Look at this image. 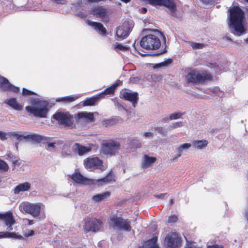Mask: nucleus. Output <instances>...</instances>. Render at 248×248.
Segmentation results:
<instances>
[{"label": "nucleus", "mask_w": 248, "mask_h": 248, "mask_svg": "<svg viewBox=\"0 0 248 248\" xmlns=\"http://www.w3.org/2000/svg\"><path fill=\"white\" fill-rule=\"evenodd\" d=\"M46 217L45 216V215L44 214H42L41 216V217H40V218H41V219H44Z\"/></svg>", "instance_id": "obj_61"}, {"label": "nucleus", "mask_w": 248, "mask_h": 248, "mask_svg": "<svg viewBox=\"0 0 248 248\" xmlns=\"http://www.w3.org/2000/svg\"><path fill=\"white\" fill-rule=\"evenodd\" d=\"M120 81H117L114 84L107 88L104 92L100 93L99 95H101V97H102L104 94H110L114 93L115 90L119 85Z\"/></svg>", "instance_id": "obj_29"}, {"label": "nucleus", "mask_w": 248, "mask_h": 248, "mask_svg": "<svg viewBox=\"0 0 248 248\" xmlns=\"http://www.w3.org/2000/svg\"><path fill=\"white\" fill-rule=\"evenodd\" d=\"M0 219L2 220L5 225L7 226L8 230H13L12 226L15 223V220L11 211H8L4 214L0 213Z\"/></svg>", "instance_id": "obj_14"}, {"label": "nucleus", "mask_w": 248, "mask_h": 248, "mask_svg": "<svg viewBox=\"0 0 248 248\" xmlns=\"http://www.w3.org/2000/svg\"><path fill=\"white\" fill-rule=\"evenodd\" d=\"M13 164L15 165V166H19L20 165V161L19 160H16L13 161Z\"/></svg>", "instance_id": "obj_53"}, {"label": "nucleus", "mask_w": 248, "mask_h": 248, "mask_svg": "<svg viewBox=\"0 0 248 248\" xmlns=\"http://www.w3.org/2000/svg\"><path fill=\"white\" fill-rule=\"evenodd\" d=\"M182 156L181 154H180L179 153H177V154L175 155H174L172 158L170 159V160H171L173 162L176 161L179 157H180Z\"/></svg>", "instance_id": "obj_47"}, {"label": "nucleus", "mask_w": 248, "mask_h": 248, "mask_svg": "<svg viewBox=\"0 0 248 248\" xmlns=\"http://www.w3.org/2000/svg\"><path fill=\"white\" fill-rule=\"evenodd\" d=\"M92 14L97 17L104 18L107 15V11L103 7H97L93 10Z\"/></svg>", "instance_id": "obj_27"}, {"label": "nucleus", "mask_w": 248, "mask_h": 248, "mask_svg": "<svg viewBox=\"0 0 248 248\" xmlns=\"http://www.w3.org/2000/svg\"><path fill=\"white\" fill-rule=\"evenodd\" d=\"M203 5H207L210 3L212 0H199Z\"/></svg>", "instance_id": "obj_49"}, {"label": "nucleus", "mask_w": 248, "mask_h": 248, "mask_svg": "<svg viewBox=\"0 0 248 248\" xmlns=\"http://www.w3.org/2000/svg\"><path fill=\"white\" fill-rule=\"evenodd\" d=\"M134 24L132 21H124L119 26L116 31V35L118 38L124 39L126 37L131 31Z\"/></svg>", "instance_id": "obj_12"}, {"label": "nucleus", "mask_w": 248, "mask_h": 248, "mask_svg": "<svg viewBox=\"0 0 248 248\" xmlns=\"http://www.w3.org/2000/svg\"><path fill=\"white\" fill-rule=\"evenodd\" d=\"M48 147L50 148H55V143L54 142H51V143H48L47 144Z\"/></svg>", "instance_id": "obj_54"}, {"label": "nucleus", "mask_w": 248, "mask_h": 248, "mask_svg": "<svg viewBox=\"0 0 248 248\" xmlns=\"http://www.w3.org/2000/svg\"><path fill=\"white\" fill-rule=\"evenodd\" d=\"M72 179L77 183L89 185L92 184H97L102 186L112 181H114V176L112 173L109 172L106 177L98 180H91L83 176L79 173H75L71 176Z\"/></svg>", "instance_id": "obj_4"}, {"label": "nucleus", "mask_w": 248, "mask_h": 248, "mask_svg": "<svg viewBox=\"0 0 248 248\" xmlns=\"http://www.w3.org/2000/svg\"><path fill=\"white\" fill-rule=\"evenodd\" d=\"M84 229L85 231L96 232L102 227V223L95 218H87L84 220Z\"/></svg>", "instance_id": "obj_11"}, {"label": "nucleus", "mask_w": 248, "mask_h": 248, "mask_svg": "<svg viewBox=\"0 0 248 248\" xmlns=\"http://www.w3.org/2000/svg\"><path fill=\"white\" fill-rule=\"evenodd\" d=\"M120 143L114 140L105 141L101 144L100 151L102 153L110 156L114 155L120 149Z\"/></svg>", "instance_id": "obj_8"}, {"label": "nucleus", "mask_w": 248, "mask_h": 248, "mask_svg": "<svg viewBox=\"0 0 248 248\" xmlns=\"http://www.w3.org/2000/svg\"><path fill=\"white\" fill-rule=\"evenodd\" d=\"M79 95L67 96L62 97H59L56 99V102H62L63 103H70L74 101L79 97Z\"/></svg>", "instance_id": "obj_28"}, {"label": "nucleus", "mask_w": 248, "mask_h": 248, "mask_svg": "<svg viewBox=\"0 0 248 248\" xmlns=\"http://www.w3.org/2000/svg\"><path fill=\"white\" fill-rule=\"evenodd\" d=\"M121 0L124 3H126L129 2L130 1V0Z\"/></svg>", "instance_id": "obj_62"}, {"label": "nucleus", "mask_w": 248, "mask_h": 248, "mask_svg": "<svg viewBox=\"0 0 248 248\" xmlns=\"http://www.w3.org/2000/svg\"><path fill=\"white\" fill-rule=\"evenodd\" d=\"M53 118L57 121L59 124L70 128L73 127V118L68 112H58L53 115Z\"/></svg>", "instance_id": "obj_9"}, {"label": "nucleus", "mask_w": 248, "mask_h": 248, "mask_svg": "<svg viewBox=\"0 0 248 248\" xmlns=\"http://www.w3.org/2000/svg\"><path fill=\"white\" fill-rule=\"evenodd\" d=\"M189 45L194 49H201L204 46V45L203 44L199 43L190 42Z\"/></svg>", "instance_id": "obj_38"}, {"label": "nucleus", "mask_w": 248, "mask_h": 248, "mask_svg": "<svg viewBox=\"0 0 248 248\" xmlns=\"http://www.w3.org/2000/svg\"><path fill=\"white\" fill-rule=\"evenodd\" d=\"M174 202V200L173 199H171L170 201V204H172Z\"/></svg>", "instance_id": "obj_63"}, {"label": "nucleus", "mask_w": 248, "mask_h": 248, "mask_svg": "<svg viewBox=\"0 0 248 248\" xmlns=\"http://www.w3.org/2000/svg\"><path fill=\"white\" fill-rule=\"evenodd\" d=\"M246 42L248 44V38L246 40Z\"/></svg>", "instance_id": "obj_64"}, {"label": "nucleus", "mask_w": 248, "mask_h": 248, "mask_svg": "<svg viewBox=\"0 0 248 248\" xmlns=\"http://www.w3.org/2000/svg\"><path fill=\"white\" fill-rule=\"evenodd\" d=\"M88 23L89 25L93 27L94 30L97 31L103 35L106 34L107 32L106 29L103 27L102 24L90 21H88Z\"/></svg>", "instance_id": "obj_23"}, {"label": "nucleus", "mask_w": 248, "mask_h": 248, "mask_svg": "<svg viewBox=\"0 0 248 248\" xmlns=\"http://www.w3.org/2000/svg\"><path fill=\"white\" fill-rule=\"evenodd\" d=\"M167 64V62H163L160 63L156 65V66L157 67H160L161 66H166Z\"/></svg>", "instance_id": "obj_55"}, {"label": "nucleus", "mask_w": 248, "mask_h": 248, "mask_svg": "<svg viewBox=\"0 0 248 248\" xmlns=\"http://www.w3.org/2000/svg\"><path fill=\"white\" fill-rule=\"evenodd\" d=\"M110 193L108 191L102 193L98 194L92 197V200L95 202H99L105 201L108 199L110 197Z\"/></svg>", "instance_id": "obj_20"}, {"label": "nucleus", "mask_w": 248, "mask_h": 248, "mask_svg": "<svg viewBox=\"0 0 248 248\" xmlns=\"http://www.w3.org/2000/svg\"><path fill=\"white\" fill-rule=\"evenodd\" d=\"M180 243V239L176 232H170L166 237L164 244L166 248H175Z\"/></svg>", "instance_id": "obj_13"}, {"label": "nucleus", "mask_w": 248, "mask_h": 248, "mask_svg": "<svg viewBox=\"0 0 248 248\" xmlns=\"http://www.w3.org/2000/svg\"><path fill=\"white\" fill-rule=\"evenodd\" d=\"M78 16L82 18L85 17L87 16V14L85 13H82L78 14Z\"/></svg>", "instance_id": "obj_56"}, {"label": "nucleus", "mask_w": 248, "mask_h": 248, "mask_svg": "<svg viewBox=\"0 0 248 248\" xmlns=\"http://www.w3.org/2000/svg\"><path fill=\"white\" fill-rule=\"evenodd\" d=\"M27 220L28 221V224L29 225H32L33 224V221L32 220H30V219H27Z\"/></svg>", "instance_id": "obj_59"}, {"label": "nucleus", "mask_w": 248, "mask_h": 248, "mask_svg": "<svg viewBox=\"0 0 248 248\" xmlns=\"http://www.w3.org/2000/svg\"><path fill=\"white\" fill-rule=\"evenodd\" d=\"M8 169L9 167L5 161L0 159V170L6 171Z\"/></svg>", "instance_id": "obj_40"}, {"label": "nucleus", "mask_w": 248, "mask_h": 248, "mask_svg": "<svg viewBox=\"0 0 248 248\" xmlns=\"http://www.w3.org/2000/svg\"><path fill=\"white\" fill-rule=\"evenodd\" d=\"M48 103L39 98L31 99V105L26 107V110L30 115L36 117L46 118L48 112Z\"/></svg>", "instance_id": "obj_2"}, {"label": "nucleus", "mask_w": 248, "mask_h": 248, "mask_svg": "<svg viewBox=\"0 0 248 248\" xmlns=\"http://www.w3.org/2000/svg\"><path fill=\"white\" fill-rule=\"evenodd\" d=\"M185 114V112H177L170 115L169 118L170 120H176L182 118Z\"/></svg>", "instance_id": "obj_35"}, {"label": "nucleus", "mask_w": 248, "mask_h": 248, "mask_svg": "<svg viewBox=\"0 0 248 248\" xmlns=\"http://www.w3.org/2000/svg\"><path fill=\"white\" fill-rule=\"evenodd\" d=\"M150 31L152 33L149 34L142 37L140 41V46L146 49H155L158 48L160 45V37L164 38L163 34L158 31L144 29L143 31Z\"/></svg>", "instance_id": "obj_3"}, {"label": "nucleus", "mask_w": 248, "mask_h": 248, "mask_svg": "<svg viewBox=\"0 0 248 248\" xmlns=\"http://www.w3.org/2000/svg\"><path fill=\"white\" fill-rule=\"evenodd\" d=\"M191 147V144L190 143H186L179 145L176 147V152L182 155L184 151L189 149Z\"/></svg>", "instance_id": "obj_31"}, {"label": "nucleus", "mask_w": 248, "mask_h": 248, "mask_svg": "<svg viewBox=\"0 0 248 248\" xmlns=\"http://www.w3.org/2000/svg\"><path fill=\"white\" fill-rule=\"evenodd\" d=\"M84 165L87 169L90 170H99L103 171L105 170L103 165V161L97 157L86 158L84 160Z\"/></svg>", "instance_id": "obj_10"}, {"label": "nucleus", "mask_w": 248, "mask_h": 248, "mask_svg": "<svg viewBox=\"0 0 248 248\" xmlns=\"http://www.w3.org/2000/svg\"><path fill=\"white\" fill-rule=\"evenodd\" d=\"M30 188V184L28 182H25L16 186L14 189V192L15 194H17L20 192L28 191Z\"/></svg>", "instance_id": "obj_24"}, {"label": "nucleus", "mask_w": 248, "mask_h": 248, "mask_svg": "<svg viewBox=\"0 0 248 248\" xmlns=\"http://www.w3.org/2000/svg\"><path fill=\"white\" fill-rule=\"evenodd\" d=\"M183 125L184 124L183 122H177L172 123L170 125L169 128L170 129L177 128L183 126Z\"/></svg>", "instance_id": "obj_39"}, {"label": "nucleus", "mask_w": 248, "mask_h": 248, "mask_svg": "<svg viewBox=\"0 0 248 248\" xmlns=\"http://www.w3.org/2000/svg\"><path fill=\"white\" fill-rule=\"evenodd\" d=\"M223 39L225 40V41H232V40L228 36H226V37H224L223 38Z\"/></svg>", "instance_id": "obj_58"}, {"label": "nucleus", "mask_w": 248, "mask_h": 248, "mask_svg": "<svg viewBox=\"0 0 248 248\" xmlns=\"http://www.w3.org/2000/svg\"><path fill=\"white\" fill-rule=\"evenodd\" d=\"M101 98V95H97L90 98H87L83 102V104L84 106H93Z\"/></svg>", "instance_id": "obj_30"}, {"label": "nucleus", "mask_w": 248, "mask_h": 248, "mask_svg": "<svg viewBox=\"0 0 248 248\" xmlns=\"http://www.w3.org/2000/svg\"><path fill=\"white\" fill-rule=\"evenodd\" d=\"M178 219L176 216H171L169 217L168 222L169 223H174L177 221Z\"/></svg>", "instance_id": "obj_45"}, {"label": "nucleus", "mask_w": 248, "mask_h": 248, "mask_svg": "<svg viewBox=\"0 0 248 248\" xmlns=\"http://www.w3.org/2000/svg\"><path fill=\"white\" fill-rule=\"evenodd\" d=\"M114 49L116 50V51H118V50H122V51H126V50H127L129 48V47L126 46H124L122 44H120L119 43H116L114 45Z\"/></svg>", "instance_id": "obj_37"}, {"label": "nucleus", "mask_w": 248, "mask_h": 248, "mask_svg": "<svg viewBox=\"0 0 248 248\" xmlns=\"http://www.w3.org/2000/svg\"><path fill=\"white\" fill-rule=\"evenodd\" d=\"M8 135V134L5 133L3 131H0V139L2 140H7V138L6 136Z\"/></svg>", "instance_id": "obj_46"}, {"label": "nucleus", "mask_w": 248, "mask_h": 248, "mask_svg": "<svg viewBox=\"0 0 248 248\" xmlns=\"http://www.w3.org/2000/svg\"><path fill=\"white\" fill-rule=\"evenodd\" d=\"M71 149L70 144H64L62 148V155L63 156L65 157L70 155L71 154Z\"/></svg>", "instance_id": "obj_33"}, {"label": "nucleus", "mask_w": 248, "mask_h": 248, "mask_svg": "<svg viewBox=\"0 0 248 248\" xmlns=\"http://www.w3.org/2000/svg\"><path fill=\"white\" fill-rule=\"evenodd\" d=\"M8 135L10 137H13L17 140H20L22 137L24 138L23 135L21 134L20 132H11L8 133Z\"/></svg>", "instance_id": "obj_36"}, {"label": "nucleus", "mask_w": 248, "mask_h": 248, "mask_svg": "<svg viewBox=\"0 0 248 248\" xmlns=\"http://www.w3.org/2000/svg\"><path fill=\"white\" fill-rule=\"evenodd\" d=\"M5 103L16 110L20 111L22 109V105L18 103L15 98H11L9 99H7L5 101Z\"/></svg>", "instance_id": "obj_21"}, {"label": "nucleus", "mask_w": 248, "mask_h": 248, "mask_svg": "<svg viewBox=\"0 0 248 248\" xmlns=\"http://www.w3.org/2000/svg\"><path fill=\"white\" fill-rule=\"evenodd\" d=\"M155 129L163 136H166L167 134V130L162 127H156Z\"/></svg>", "instance_id": "obj_41"}, {"label": "nucleus", "mask_w": 248, "mask_h": 248, "mask_svg": "<svg viewBox=\"0 0 248 248\" xmlns=\"http://www.w3.org/2000/svg\"><path fill=\"white\" fill-rule=\"evenodd\" d=\"M156 161V157L144 155L142 157L141 167L143 169H149L154 165Z\"/></svg>", "instance_id": "obj_17"}, {"label": "nucleus", "mask_w": 248, "mask_h": 248, "mask_svg": "<svg viewBox=\"0 0 248 248\" xmlns=\"http://www.w3.org/2000/svg\"><path fill=\"white\" fill-rule=\"evenodd\" d=\"M72 150L80 156L83 155L92 150L90 146H85L78 143H75L72 147Z\"/></svg>", "instance_id": "obj_19"}, {"label": "nucleus", "mask_w": 248, "mask_h": 248, "mask_svg": "<svg viewBox=\"0 0 248 248\" xmlns=\"http://www.w3.org/2000/svg\"><path fill=\"white\" fill-rule=\"evenodd\" d=\"M0 88L4 91H11L14 93H18L19 88L11 84L8 79L0 76Z\"/></svg>", "instance_id": "obj_15"}, {"label": "nucleus", "mask_w": 248, "mask_h": 248, "mask_svg": "<svg viewBox=\"0 0 248 248\" xmlns=\"http://www.w3.org/2000/svg\"><path fill=\"white\" fill-rule=\"evenodd\" d=\"M153 136V133L151 132H147L144 133V136L145 138H151Z\"/></svg>", "instance_id": "obj_48"}, {"label": "nucleus", "mask_w": 248, "mask_h": 248, "mask_svg": "<svg viewBox=\"0 0 248 248\" xmlns=\"http://www.w3.org/2000/svg\"><path fill=\"white\" fill-rule=\"evenodd\" d=\"M229 25L236 35L240 36L246 31L244 13L238 6H234L230 10Z\"/></svg>", "instance_id": "obj_1"}, {"label": "nucleus", "mask_w": 248, "mask_h": 248, "mask_svg": "<svg viewBox=\"0 0 248 248\" xmlns=\"http://www.w3.org/2000/svg\"><path fill=\"white\" fill-rule=\"evenodd\" d=\"M131 220L113 216L109 221V225L114 229L129 232L132 230Z\"/></svg>", "instance_id": "obj_6"}, {"label": "nucleus", "mask_w": 248, "mask_h": 248, "mask_svg": "<svg viewBox=\"0 0 248 248\" xmlns=\"http://www.w3.org/2000/svg\"><path fill=\"white\" fill-rule=\"evenodd\" d=\"M207 248H223V247L220 245H214L212 246H209Z\"/></svg>", "instance_id": "obj_51"}, {"label": "nucleus", "mask_w": 248, "mask_h": 248, "mask_svg": "<svg viewBox=\"0 0 248 248\" xmlns=\"http://www.w3.org/2000/svg\"><path fill=\"white\" fill-rule=\"evenodd\" d=\"M122 95L125 100L131 102L134 108L136 107L139 99L138 93L137 92H125L122 94Z\"/></svg>", "instance_id": "obj_18"}, {"label": "nucleus", "mask_w": 248, "mask_h": 248, "mask_svg": "<svg viewBox=\"0 0 248 248\" xmlns=\"http://www.w3.org/2000/svg\"><path fill=\"white\" fill-rule=\"evenodd\" d=\"M43 207L44 205L41 203L22 202L20 204L19 209L21 212L29 214L34 217H36L40 215Z\"/></svg>", "instance_id": "obj_5"}, {"label": "nucleus", "mask_w": 248, "mask_h": 248, "mask_svg": "<svg viewBox=\"0 0 248 248\" xmlns=\"http://www.w3.org/2000/svg\"><path fill=\"white\" fill-rule=\"evenodd\" d=\"M211 78L210 74L207 73H201L195 70L188 71L186 76V82L193 83L203 82Z\"/></svg>", "instance_id": "obj_7"}, {"label": "nucleus", "mask_w": 248, "mask_h": 248, "mask_svg": "<svg viewBox=\"0 0 248 248\" xmlns=\"http://www.w3.org/2000/svg\"><path fill=\"white\" fill-rule=\"evenodd\" d=\"M147 10L146 8H141V12L142 13H146Z\"/></svg>", "instance_id": "obj_60"}, {"label": "nucleus", "mask_w": 248, "mask_h": 248, "mask_svg": "<svg viewBox=\"0 0 248 248\" xmlns=\"http://www.w3.org/2000/svg\"><path fill=\"white\" fill-rule=\"evenodd\" d=\"M185 248H202L200 247H198L197 246L195 245V243L193 242H187L185 246Z\"/></svg>", "instance_id": "obj_42"}, {"label": "nucleus", "mask_w": 248, "mask_h": 248, "mask_svg": "<svg viewBox=\"0 0 248 248\" xmlns=\"http://www.w3.org/2000/svg\"><path fill=\"white\" fill-rule=\"evenodd\" d=\"M169 120H170L169 116H166L161 118V122L162 123H165L167 122Z\"/></svg>", "instance_id": "obj_52"}, {"label": "nucleus", "mask_w": 248, "mask_h": 248, "mask_svg": "<svg viewBox=\"0 0 248 248\" xmlns=\"http://www.w3.org/2000/svg\"><path fill=\"white\" fill-rule=\"evenodd\" d=\"M76 119L80 124L89 123L93 120V115L91 112H81L77 114Z\"/></svg>", "instance_id": "obj_16"}, {"label": "nucleus", "mask_w": 248, "mask_h": 248, "mask_svg": "<svg viewBox=\"0 0 248 248\" xmlns=\"http://www.w3.org/2000/svg\"><path fill=\"white\" fill-rule=\"evenodd\" d=\"M166 195V193H161L159 194L155 195L154 196L159 199H163Z\"/></svg>", "instance_id": "obj_50"}, {"label": "nucleus", "mask_w": 248, "mask_h": 248, "mask_svg": "<svg viewBox=\"0 0 248 248\" xmlns=\"http://www.w3.org/2000/svg\"><path fill=\"white\" fill-rule=\"evenodd\" d=\"M16 238L17 239H23V237L17 234L15 232H0V239L1 238Z\"/></svg>", "instance_id": "obj_22"}, {"label": "nucleus", "mask_w": 248, "mask_h": 248, "mask_svg": "<svg viewBox=\"0 0 248 248\" xmlns=\"http://www.w3.org/2000/svg\"><path fill=\"white\" fill-rule=\"evenodd\" d=\"M22 94L24 95H30L32 94H36V93L25 88H23L22 91Z\"/></svg>", "instance_id": "obj_43"}, {"label": "nucleus", "mask_w": 248, "mask_h": 248, "mask_svg": "<svg viewBox=\"0 0 248 248\" xmlns=\"http://www.w3.org/2000/svg\"><path fill=\"white\" fill-rule=\"evenodd\" d=\"M89 2H97L98 1H103V0H87Z\"/></svg>", "instance_id": "obj_57"}, {"label": "nucleus", "mask_w": 248, "mask_h": 248, "mask_svg": "<svg viewBox=\"0 0 248 248\" xmlns=\"http://www.w3.org/2000/svg\"><path fill=\"white\" fill-rule=\"evenodd\" d=\"M33 234H34V231L33 230H27L24 233V235L26 237H28L30 236H32Z\"/></svg>", "instance_id": "obj_44"}, {"label": "nucleus", "mask_w": 248, "mask_h": 248, "mask_svg": "<svg viewBox=\"0 0 248 248\" xmlns=\"http://www.w3.org/2000/svg\"><path fill=\"white\" fill-rule=\"evenodd\" d=\"M208 143L206 140H195L192 142L191 146L196 149L201 150L205 148Z\"/></svg>", "instance_id": "obj_25"}, {"label": "nucleus", "mask_w": 248, "mask_h": 248, "mask_svg": "<svg viewBox=\"0 0 248 248\" xmlns=\"http://www.w3.org/2000/svg\"><path fill=\"white\" fill-rule=\"evenodd\" d=\"M206 93L209 94L211 95L215 96H220L222 94V93L220 91V90L217 87H215L212 89H209L206 90Z\"/></svg>", "instance_id": "obj_34"}, {"label": "nucleus", "mask_w": 248, "mask_h": 248, "mask_svg": "<svg viewBox=\"0 0 248 248\" xmlns=\"http://www.w3.org/2000/svg\"><path fill=\"white\" fill-rule=\"evenodd\" d=\"M24 139H29L30 140L36 141L37 142H40L43 139V137L42 136L37 134L27 135L24 136Z\"/></svg>", "instance_id": "obj_32"}, {"label": "nucleus", "mask_w": 248, "mask_h": 248, "mask_svg": "<svg viewBox=\"0 0 248 248\" xmlns=\"http://www.w3.org/2000/svg\"><path fill=\"white\" fill-rule=\"evenodd\" d=\"M157 238L154 237L146 241L142 246L139 248H159L156 244Z\"/></svg>", "instance_id": "obj_26"}]
</instances>
